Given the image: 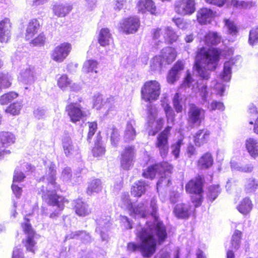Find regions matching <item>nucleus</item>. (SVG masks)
Masks as SVG:
<instances>
[{
    "label": "nucleus",
    "instance_id": "c85d7f7f",
    "mask_svg": "<svg viewBox=\"0 0 258 258\" xmlns=\"http://www.w3.org/2000/svg\"><path fill=\"white\" fill-rule=\"evenodd\" d=\"M245 148L249 155L253 159L258 157V141L249 138L245 141Z\"/></svg>",
    "mask_w": 258,
    "mask_h": 258
},
{
    "label": "nucleus",
    "instance_id": "3c124183",
    "mask_svg": "<svg viewBox=\"0 0 258 258\" xmlns=\"http://www.w3.org/2000/svg\"><path fill=\"white\" fill-rule=\"evenodd\" d=\"M22 108V103L20 102H15L11 104L8 107L5 111L7 113H10L13 115H16L19 114Z\"/></svg>",
    "mask_w": 258,
    "mask_h": 258
},
{
    "label": "nucleus",
    "instance_id": "b1692460",
    "mask_svg": "<svg viewBox=\"0 0 258 258\" xmlns=\"http://www.w3.org/2000/svg\"><path fill=\"white\" fill-rule=\"evenodd\" d=\"M191 207L189 204H179L176 205L174 209L175 216L179 218H186L191 213Z\"/></svg>",
    "mask_w": 258,
    "mask_h": 258
},
{
    "label": "nucleus",
    "instance_id": "79ce46f5",
    "mask_svg": "<svg viewBox=\"0 0 258 258\" xmlns=\"http://www.w3.org/2000/svg\"><path fill=\"white\" fill-rule=\"evenodd\" d=\"M111 40V34L107 28L102 29L99 34L98 39L99 43L102 46H105L109 44Z\"/></svg>",
    "mask_w": 258,
    "mask_h": 258
},
{
    "label": "nucleus",
    "instance_id": "7c9ffc66",
    "mask_svg": "<svg viewBox=\"0 0 258 258\" xmlns=\"http://www.w3.org/2000/svg\"><path fill=\"white\" fill-rule=\"evenodd\" d=\"M97 68L98 62L96 60H88L84 62L82 70L83 72L90 74L92 76V78L95 79L97 77Z\"/></svg>",
    "mask_w": 258,
    "mask_h": 258
},
{
    "label": "nucleus",
    "instance_id": "412c9836",
    "mask_svg": "<svg viewBox=\"0 0 258 258\" xmlns=\"http://www.w3.org/2000/svg\"><path fill=\"white\" fill-rule=\"evenodd\" d=\"M96 223L97 226L96 232L99 233L102 241H107L108 237L105 232L107 231L110 226L109 219L100 218L96 220Z\"/></svg>",
    "mask_w": 258,
    "mask_h": 258
},
{
    "label": "nucleus",
    "instance_id": "6e6552de",
    "mask_svg": "<svg viewBox=\"0 0 258 258\" xmlns=\"http://www.w3.org/2000/svg\"><path fill=\"white\" fill-rule=\"evenodd\" d=\"M160 92V85L157 81H147L142 88V97L145 101L151 102L158 99Z\"/></svg>",
    "mask_w": 258,
    "mask_h": 258
},
{
    "label": "nucleus",
    "instance_id": "4468645a",
    "mask_svg": "<svg viewBox=\"0 0 258 258\" xmlns=\"http://www.w3.org/2000/svg\"><path fill=\"white\" fill-rule=\"evenodd\" d=\"M188 121L191 124L200 125L205 117V111L195 104L190 105L188 112Z\"/></svg>",
    "mask_w": 258,
    "mask_h": 258
},
{
    "label": "nucleus",
    "instance_id": "f03ea898",
    "mask_svg": "<svg viewBox=\"0 0 258 258\" xmlns=\"http://www.w3.org/2000/svg\"><path fill=\"white\" fill-rule=\"evenodd\" d=\"M46 173L43 177V180L47 183V186L42 185L41 191L43 200L51 208L50 211L52 213L49 217L54 219L57 217L63 209L64 204L67 200L63 197L57 196L55 191L58 190L59 186L55 182L56 169L55 165L50 161L45 162Z\"/></svg>",
    "mask_w": 258,
    "mask_h": 258
},
{
    "label": "nucleus",
    "instance_id": "2eb2a0df",
    "mask_svg": "<svg viewBox=\"0 0 258 258\" xmlns=\"http://www.w3.org/2000/svg\"><path fill=\"white\" fill-rule=\"evenodd\" d=\"M15 142V137L13 134L8 132H0V158L3 157L4 154L10 153V151L5 150Z\"/></svg>",
    "mask_w": 258,
    "mask_h": 258
},
{
    "label": "nucleus",
    "instance_id": "a211bd4d",
    "mask_svg": "<svg viewBox=\"0 0 258 258\" xmlns=\"http://www.w3.org/2000/svg\"><path fill=\"white\" fill-rule=\"evenodd\" d=\"M57 85L62 90L69 88L71 91H78L81 89L80 86L73 83L67 75H62L58 79Z\"/></svg>",
    "mask_w": 258,
    "mask_h": 258
},
{
    "label": "nucleus",
    "instance_id": "69168bd1",
    "mask_svg": "<svg viewBox=\"0 0 258 258\" xmlns=\"http://www.w3.org/2000/svg\"><path fill=\"white\" fill-rule=\"evenodd\" d=\"M11 23L10 20L5 18L0 22V30L2 31H11Z\"/></svg>",
    "mask_w": 258,
    "mask_h": 258
},
{
    "label": "nucleus",
    "instance_id": "1a4fd4ad",
    "mask_svg": "<svg viewBox=\"0 0 258 258\" xmlns=\"http://www.w3.org/2000/svg\"><path fill=\"white\" fill-rule=\"evenodd\" d=\"M22 226L24 231L27 234L25 240L23 241L24 246L27 251L34 253L37 249L36 240L39 238V235L33 231L28 221L23 223Z\"/></svg>",
    "mask_w": 258,
    "mask_h": 258
},
{
    "label": "nucleus",
    "instance_id": "0eeeda50",
    "mask_svg": "<svg viewBox=\"0 0 258 258\" xmlns=\"http://www.w3.org/2000/svg\"><path fill=\"white\" fill-rule=\"evenodd\" d=\"M75 99L74 94H71L69 98L70 103L66 107V111L71 120L74 123L82 120L86 116V112L82 110L81 105L78 103L82 101V98L78 96Z\"/></svg>",
    "mask_w": 258,
    "mask_h": 258
},
{
    "label": "nucleus",
    "instance_id": "393cba45",
    "mask_svg": "<svg viewBox=\"0 0 258 258\" xmlns=\"http://www.w3.org/2000/svg\"><path fill=\"white\" fill-rule=\"evenodd\" d=\"M183 69V63L181 61H178L169 71L167 80L169 83L173 84L176 81L179 77L180 71Z\"/></svg>",
    "mask_w": 258,
    "mask_h": 258
},
{
    "label": "nucleus",
    "instance_id": "de8ad7c7",
    "mask_svg": "<svg viewBox=\"0 0 258 258\" xmlns=\"http://www.w3.org/2000/svg\"><path fill=\"white\" fill-rule=\"evenodd\" d=\"M163 32L161 29H154L152 30L153 40L154 45L158 48L161 43L163 42Z\"/></svg>",
    "mask_w": 258,
    "mask_h": 258
},
{
    "label": "nucleus",
    "instance_id": "680f3d73",
    "mask_svg": "<svg viewBox=\"0 0 258 258\" xmlns=\"http://www.w3.org/2000/svg\"><path fill=\"white\" fill-rule=\"evenodd\" d=\"M89 132L87 136V141L90 142L92 137L94 135L97 129V123L95 122H88Z\"/></svg>",
    "mask_w": 258,
    "mask_h": 258
},
{
    "label": "nucleus",
    "instance_id": "423d86ee",
    "mask_svg": "<svg viewBox=\"0 0 258 258\" xmlns=\"http://www.w3.org/2000/svg\"><path fill=\"white\" fill-rule=\"evenodd\" d=\"M203 184L202 177L198 176L190 180L185 186V189L187 192L194 194L191 199L195 207L200 206L202 202Z\"/></svg>",
    "mask_w": 258,
    "mask_h": 258
},
{
    "label": "nucleus",
    "instance_id": "f257e3e1",
    "mask_svg": "<svg viewBox=\"0 0 258 258\" xmlns=\"http://www.w3.org/2000/svg\"><path fill=\"white\" fill-rule=\"evenodd\" d=\"M150 208L151 211L149 215L153 221H146L143 227L137 230L136 236L141 242L140 244L130 242L127 246L129 251L134 252L140 249L145 257H151L155 253L157 245L163 243L167 237L166 227L158 219L157 200L154 197L150 200Z\"/></svg>",
    "mask_w": 258,
    "mask_h": 258
},
{
    "label": "nucleus",
    "instance_id": "f704fd0d",
    "mask_svg": "<svg viewBox=\"0 0 258 258\" xmlns=\"http://www.w3.org/2000/svg\"><path fill=\"white\" fill-rule=\"evenodd\" d=\"M252 204L249 198H245L241 201L237 206L238 211L243 215L249 213L252 208Z\"/></svg>",
    "mask_w": 258,
    "mask_h": 258
},
{
    "label": "nucleus",
    "instance_id": "bb28decb",
    "mask_svg": "<svg viewBox=\"0 0 258 258\" xmlns=\"http://www.w3.org/2000/svg\"><path fill=\"white\" fill-rule=\"evenodd\" d=\"M210 132L207 129L199 130L194 136V141L197 146L200 147L209 139Z\"/></svg>",
    "mask_w": 258,
    "mask_h": 258
},
{
    "label": "nucleus",
    "instance_id": "09e8293b",
    "mask_svg": "<svg viewBox=\"0 0 258 258\" xmlns=\"http://www.w3.org/2000/svg\"><path fill=\"white\" fill-rule=\"evenodd\" d=\"M164 61L160 55H156L150 61V66L152 71H160Z\"/></svg>",
    "mask_w": 258,
    "mask_h": 258
},
{
    "label": "nucleus",
    "instance_id": "6e6d98bb",
    "mask_svg": "<svg viewBox=\"0 0 258 258\" xmlns=\"http://www.w3.org/2000/svg\"><path fill=\"white\" fill-rule=\"evenodd\" d=\"M221 191L219 185H211L209 187L208 197L209 200L213 202L218 197Z\"/></svg>",
    "mask_w": 258,
    "mask_h": 258
},
{
    "label": "nucleus",
    "instance_id": "ea45409f",
    "mask_svg": "<svg viewBox=\"0 0 258 258\" xmlns=\"http://www.w3.org/2000/svg\"><path fill=\"white\" fill-rule=\"evenodd\" d=\"M213 163V159L211 154L206 153L204 154L198 161V166L202 169L209 168Z\"/></svg>",
    "mask_w": 258,
    "mask_h": 258
},
{
    "label": "nucleus",
    "instance_id": "c9c22d12",
    "mask_svg": "<svg viewBox=\"0 0 258 258\" xmlns=\"http://www.w3.org/2000/svg\"><path fill=\"white\" fill-rule=\"evenodd\" d=\"M148 185L144 181H138L134 183L131 189L132 195L140 197L147 189Z\"/></svg>",
    "mask_w": 258,
    "mask_h": 258
},
{
    "label": "nucleus",
    "instance_id": "39448f33",
    "mask_svg": "<svg viewBox=\"0 0 258 258\" xmlns=\"http://www.w3.org/2000/svg\"><path fill=\"white\" fill-rule=\"evenodd\" d=\"M119 205L121 208L129 210L130 215L135 218H145L149 214L148 207L144 203L138 204L133 206L129 198L128 194H123L121 195Z\"/></svg>",
    "mask_w": 258,
    "mask_h": 258
},
{
    "label": "nucleus",
    "instance_id": "0e129e2a",
    "mask_svg": "<svg viewBox=\"0 0 258 258\" xmlns=\"http://www.w3.org/2000/svg\"><path fill=\"white\" fill-rule=\"evenodd\" d=\"M45 40V37L43 33L40 34L37 37L31 40V44L33 46L43 45Z\"/></svg>",
    "mask_w": 258,
    "mask_h": 258
},
{
    "label": "nucleus",
    "instance_id": "4c0bfd02",
    "mask_svg": "<svg viewBox=\"0 0 258 258\" xmlns=\"http://www.w3.org/2000/svg\"><path fill=\"white\" fill-rule=\"evenodd\" d=\"M234 62L233 59H231L224 63L223 71L220 75V78L225 82H229L231 79V68Z\"/></svg>",
    "mask_w": 258,
    "mask_h": 258
},
{
    "label": "nucleus",
    "instance_id": "37998d69",
    "mask_svg": "<svg viewBox=\"0 0 258 258\" xmlns=\"http://www.w3.org/2000/svg\"><path fill=\"white\" fill-rule=\"evenodd\" d=\"M163 33V40H164L165 42L172 43L175 41L177 39V35L175 34L172 29L170 27L165 28L164 29Z\"/></svg>",
    "mask_w": 258,
    "mask_h": 258
},
{
    "label": "nucleus",
    "instance_id": "f3484780",
    "mask_svg": "<svg viewBox=\"0 0 258 258\" xmlns=\"http://www.w3.org/2000/svg\"><path fill=\"white\" fill-rule=\"evenodd\" d=\"M216 14V12L207 8L200 9L197 14V20L201 24H209L214 20Z\"/></svg>",
    "mask_w": 258,
    "mask_h": 258
},
{
    "label": "nucleus",
    "instance_id": "e433bc0d",
    "mask_svg": "<svg viewBox=\"0 0 258 258\" xmlns=\"http://www.w3.org/2000/svg\"><path fill=\"white\" fill-rule=\"evenodd\" d=\"M134 121L127 122L124 132V139L126 142L134 140L136 136V132L134 127Z\"/></svg>",
    "mask_w": 258,
    "mask_h": 258
},
{
    "label": "nucleus",
    "instance_id": "58836bf2",
    "mask_svg": "<svg viewBox=\"0 0 258 258\" xmlns=\"http://www.w3.org/2000/svg\"><path fill=\"white\" fill-rule=\"evenodd\" d=\"M258 188V181L251 177L246 178L244 183V190L246 193L254 192Z\"/></svg>",
    "mask_w": 258,
    "mask_h": 258
},
{
    "label": "nucleus",
    "instance_id": "49530a36",
    "mask_svg": "<svg viewBox=\"0 0 258 258\" xmlns=\"http://www.w3.org/2000/svg\"><path fill=\"white\" fill-rule=\"evenodd\" d=\"M197 88L198 89L200 96L203 101L206 102L210 99L211 93L208 90L207 85L200 84L199 82L196 83Z\"/></svg>",
    "mask_w": 258,
    "mask_h": 258
},
{
    "label": "nucleus",
    "instance_id": "603ef678",
    "mask_svg": "<svg viewBox=\"0 0 258 258\" xmlns=\"http://www.w3.org/2000/svg\"><path fill=\"white\" fill-rule=\"evenodd\" d=\"M242 233L240 231L236 230L231 238V244L234 249H237L240 246Z\"/></svg>",
    "mask_w": 258,
    "mask_h": 258
},
{
    "label": "nucleus",
    "instance_id": "9d476101",
    "mask_svg": "<svg viewBox=\"0 0 258 258\" xmlns=\"http://www.w3.org/2000/svg\"><path fill=\"white\" fill-rule=\"evenodd\" d=\"M157 113V110L155 106L152 105L148 106V128L150 136H154L161 130L163 124V119L159 118L156 120Z\"/></svg>",
    "mask_w": 258,
    "mask_h": 258
},
{
    "label": "nucleus",
    "instance_id": "20e7f679",
    "mask_svg": "<svg viewBox=\"0 0 258 258\" xmlns=\"http://www.w3.org/2000/svg\"><path fill=\"white\" fill-rule=\"evenodd\" d=\"M172 169L173 167L171 164L167 162H163L149 166L143 172V175L145 178L152 179L156 174L161 175V176L157 183V189L159 191L160 188L168 186L170 184V179L167 176L171 173Z\"/></svg>",
    "mask_w": 258,
    "mask_h": 258
},
{
    "label": "nucleus",
    "instance_id": "9b49d317",
    "mask_svg": "<svg viewBox=\"0 0 258 258\" xmlns=\"http://www.w3.org/2000/svg\"><path fill=\"white\" fill-rule=\"evenodd\" d=\"M195 5V0H176L175 11L181 16L190 15L196 11Z\"/></svg>",
    "mask_w": 258,
    "mask_h": 258
},
{
    "label": "nucleus",
    "instance_id": "bf43d9fd",
    "mask_svg": "<svg viewBox=\"0 0 258 258\" xmlns=\"http://www.w3.org/2000/svg\"><path fill=\"white\" fill-rule=\"evenodd\" d=\"M105 148L99 141L95 143L93 148L92 153L94 156L98 157L102 155L105 153Z\"/></svg>",
    "mask_w": 258,
    "mask_h": 258
},
{
    "label": "nucleus",
    "instance_id": "864d4df0",
    "mask_svg": "<svg viewBox=\"0 0 258 258\" xmlns=\"http://www.w3.org/2000/svg\"><path fill=\"white\" fill-rule=\"evenodd\" d=\"M225 25L228 34L233 36H236L237 35L238 33V28L233 21L229 20H225Z\"/></svg>",
    "mask_w": 258,
    "mask_h": 258
},
{
    "label": "nucleus",
    "instance_id": "dca6fc26",
    "mask_svg": "<svg viewBox=\"0 0 258 258\" xmlns=\"http://www.w3.org/2000/svg\"><path fill=\"white\" fill-rule=\"evenodd\" d=\"M134 156V147L133 146L126 147L121 154V167L124 170H128L133 165Z\"/></svg>",
    "mask_w": 258,
    "mask_h": 258
},
{
    "label": "nucleus",
    "instance_id": "774afa93",
    "mask_svg": "<svg viewBox=\"0 0 258 258\" xmlns=\"http://www.w3.org/2000/svg\"><path fill=\"white\" fill-rule=\"evenodd\" d=\"M25 177L23 173L19 168H16L14 172L13 182L22 181Z\"/></svg>",
    "mask_w": 258,
    "mask_h": 258
},
{
    "label": "nucleus",
    "instance_id": "338daca9",
    "mask_svg": "<svg viewBox=\"0 0 258 258\" xmlns=\"http://www.w3.org/2000/svg\"><path fill=\"white\" fill-rule=\"evenodd\" d=\"M213 85H211L212 87H213L214 89L216 90V93L220 96L223 95V93L225 91V86L223 84L216 83L215 81L212 82Z\"/></svg>",
    "mask_w": 258,
    "mask_h": 258
},
{
    "label": "nucleus",
    "instance_id": "4be33fe9",
    "mask_svg": "<svg viewBox=\"0 0 258 258\" xmlns=\"http://www.w3.org/2000/svg\"><path fill=\"white\" fill-rule=\"evenodd\" d=\"M62 146L64 154L68 157L73 156L79 153L77 145L74 144L69 138L63 139Z\"/></svg>",
    "mask_w": 258,
    "mask_h": 258
},
{
    "label": "nucleus",
    "instance_id": "5701e85b",
    "mask_svg": "<svg viewBox=\"0 0 258 258\" xmlns=\"http://www.w3.org/2000/svg\"><path fill=\"white\" fill-rule=\"evenodd\" d=\"M19 78L21 81L26 84H30L34 82L36 79L34 68L29 67L25 70H22Z\"/></svg>",
    "mask_w": 258,
    "mask_h": 258
},
{
    "label": "nucleus",
    "instance_id": "cd10ccee",
    "mask_svg": "<svg viewBox=\"0 0 258 258\" xmlns=\"http://www.w3.org/2000/svg\"><path fill=\"white\" fill-rule=\"evenodd\" d=\"M138 10L142 13L147 11L156 14V8L152 0H140L137 4Z\"/></svg>",
    "mask_w": 258,
    "mask_h": 258
},
{
    "label": "nucleus",
    "instance_id": "c756f323",
    "mask_svg": "<svg viewBox=\"0 0 258 258\" xmlns=\"http://www.w3.org/2000/svg\"><path fill=\"white\" fill-rule=\"evenodd\" d=\"M39 23L37 19L31 20L28 24L25 33V38L30 40L37 33L39 28Z\"/></svg>",
    "mask_w": 258,
    "mask_h": 258
},
{
    "label": "nucleus",
    "instance_id": "a19ab883",
    "mask_svg": "<svg viewBox=\"0 0 258 258\" xmlns=\"http://www.w3.org/2000/svg\"><path fill=\"white\" fill-rule=\"evenodd\" d=\"M67 239H80L84 242H88L91 241V236L89 233L85 231H77L72 232L70 234L66 236Z\"/></svg>",
    "mask_w": 258,
    "mask_h": 258
},
{
    "label": "nucleus",
    "instance_id": "4d7b16f0",
    "mask_svg": "<svg viewBox=\"0 0 258 258\" xmlns=\"http://www.w3.org/2000/svg\"><path fill=\"white\" fill-rule=\"evenodd\" d=\"M248 42L251 45L258 43V27L253 28L250 31Z\"/></svg>",
    "mask_w": 258,
    "mask_h": 258
},
{
    "label": "nucleus",
    "instance_id": "72a5a7b5",
    "mask_svg": "<svg viewBox=\"0 0 258 258\" xmlns=\"http://www.w3.org/2000/svg\"><path fill=\"white\" fill-rule=\"evenodd\" d=\"M231 168L232 170H235L243 173H250L252 172L254 166L252 163L241 164L235 162H231Z\"/></svg>",
    "mask_w": 258,
    "mask_h": 258
},
{
    "label": "nucleus",
    "instance_id": "13d9d810",
    "mask_svg": "<svg viewBox=\"0 0 258 258\" xmlns=\"http://www.w3.org/2000/svg\"><path fill=\"white\" fill-rule=\"evenodd\" d=\"M164 111L166 113L168 121H173L174 113L172 107L167 103L163 102L162 103Z\"/></svg>",
    "mask_w": 258,
    "mask_h": 258
},
{
    "label": "nucleus",
    "instance_id": "7ed1b4c3",
    "mask_svg": "<svg viewBox=\"0 0 258 258\" xmlns=\"http://www.w3.org/2000/svg\"><path fill=\"white\" fill-rule=\"evenodd\" d=\"M220 52L217 49H209L202 47L198 49L194 67L195 73L202 79L207 80L210 77V72L214 70L217 65Z\"/></svg>",
    "mask_w": 258,
    "mask_h": 258
},
{
    "label": "nucleus",
    "instance_id": "6ab92c4d",
    "mask_svg": "<svg viewBox=\"0 0 258 258\" xmlns=\"http://www.w3.org/2000/svg\"><path fill=\"white\" fill-rule=\"evenodd\" d=\"M168 138L167 136L161 134H159L157 137L155 146L158 149L162 158H165L168 153Z\"/></svg>",
    "mask_w": 258,
    "mask_h": 258
},
{
    "label": "nucleus",
    "instance_id": "052dcab7",
    "mask_svg": "<svg viewBox=\"0 0 258 258\" xmlns=\"http://www.w3.org/2000/svg\"><path fill=\"white\" fill-rule=\"evenodd\" d=\"M116 99L117 98H115L114 97H110L107 99L105 104L103 105L105 106V108H108V113H109L110 111H112L113 109L115 108L118 105Z\"/></svg>",
    "mask_w": 258,
    "mask_h": 258
},
{
    "label": "nucleus",
    "instance_id": "f8f14e48",
    "mask_svg": "<svg viewBox=\"0 0 258 258\" xmlns=\"http://www.w3.org/2000/svg\"><path fill=\"white\" fill-rule=\"evenodd\" d=\"M72 50V45L63 42L56 46L51 53V58L56 62H61L69 55Z\"/></svg>",
    "mask_w": 258,
    "mask_h": 258
},
{
    "label": "nucleus",
    "instance_id": "473e14b6",
    "mask_svg": "<svg viewBox=\"0 0 258 258\" xmlns=\"http://www.w3.org/2000/svg\"><path fill=\"white\" fill-rule=\"evenodd\" d=\"M221 36L216 32L210 31L204 36L203 41L208 46L215 45L221 41Z\"/></svg>",
    "mask_w": 258,
    "mask_h": 258
},
{
    "label": "nucleus",
    "instance_id": "a878e982",
    "mask_svg": "<svg viewBox=\"0 0 258 258\" xmlns=\"http://www.w3.org/2000/svg\"><path fill=\"white\" fill-rule=\"evenodd\" d=\"M74 209L76 213L81 217L88 216L91 212L88 205L81 200L74 201Z\"/></svg>",
    "mask_w": 258,
    "mask_h": 258
},
{
    "label": "nucleus",
    "instance_id": "e2e57ef3",
    "mask_svg": "<svg viewBox=\"0 0 258 258\" xmlns=\"http://www.w3.org/2000/svg\"><path fill=\"white\" fill-rule=\"evenodd\" d=\"M208 108L210 111L215 110L216 109L220 111H223L224 109V106L223 103L219 101H213L209 106Z\"/></svg>",
    "mask_w": 258,
    "mask_h": 258
},
{
    "label": "nucleus",
    "instance_id": "c03bdc74",
    "mask_svg": "<svg viewBox=\"0 0 258 258\" xmlns=\"http://www.w3.org/2000/svg\"><path fill=\"white\" fill-rule=\"evenodd\" d=\"M174 107L177 112H181L184 103V96L179 93H176L173 99Z\"/></svg>",
    "mask_w": 258,
    "mask_h": 258
},
{
    "label": "nucleus",
    "instance_id": "2f4dec72",
    "mask_svg": "<svg viewBox=\"0 0 258 258\" xmlns=\"http://www.w3.org/2000/svg\"><path fill=\"white\" fill-rule=\"evenodd\" d=\"M160 56L164 61L169 64L175 59L176 52L174 48L167 47L162 49Z\"/></svg>",
    "mask_w": 258,
    "mask_h": 258
},
{
    "label": "nucleus",
    "instance_id": "ddd939ff",
    "mask_svg": "<svg viewBox=\"0 0 258 258\" xmlns=\"http://www.w3.org/2000/svg\"><path fill=\"white\" fill-rule=\"evenodd\" d=\"M140 25L139 18L135 17H130L123 19L120 21L119 29L125 34H133L138 31Z\"/></svg>",
    "mask_w": 258,
    "mask_h": 258
},
{
    "label": "nucleus",
    "instance_id": "5fc2aeb1",
    "mask_svg": "<svg viewBox=\"0 0 258 258\" xmlns=\"http://www.w3.org/2000/svg\"><path fill=\"white\" fill-rule=\"evenodd\" d=\"M183 145L182 139H178L171 146V154L174 156L175 159L179 157L181 146Z\"/></svg>",
    "mask_w": 258,
    "mask_h": 258
},
{
    "label": "nucleus",
    "instance_id": "a18cd8bd",
    "mask_svg": "<svg viewBox=\"0 0 258 258\" xmlns=\"http://www.w3.org/2000/svg\"><path fill=\"white\" fill-rule=\"evenodd\" d=\"M102 188V183L100 179H95L91 181L88 184L87 193L89 195L93 192H98L101 190Z\"/></svg>",
    "mask_w": 258,
    "mask_h": 258
},
{
    "label": "nucleus",
    "instance_id": "aec40b11",
    "mask_svg": "<svg viewBox=\"0 0 258 258\" xmlns=\"http://www.w3.org/2000/svg\"><path fill=\"white\" fill-rule=\"evenodd\" d=\"M73 9L72 5L68 3H56L52 7L54 14L58 17H64Z\"/></svg>",
    "mask_w": 258,
    "mask_h": 258
},
{
    "label": "nucleus",
    "instance_id": "8fccbe9b",
    "mask_svg": "<svg viewBox=\"0 0 258 258\" xmlns=\"http://www.w3.org/2000/svg\"><path fill=\"white\" fill-rule=\"evenodd\" d=\"M18 97V94L15 92H10L6 93L0 97V104L1 105H6Z\"/></svg>",
    "mask_w": 258,
    "mask_h": 258
}]
</instances>
